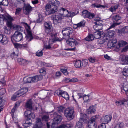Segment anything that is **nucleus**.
I'll return each mask as SVG.
<instances>
[{"mask_svg":"<svg viewBox=\"0 0 128 128\" xmlns=\"http://www.w3.org/2000/svg\"><path fill=\"white\" fill-rule=\"evenodd\" d=\"M49 4L46 6L45 10L48 14H51L57 12L58 11V6L60 4L58 0H48Z\"/></svg>","mask_w":128,"mask_h":128,"instance_id":"f257e3e1","label":"nucleus"},{"mask_svg":"<svg viewBox=\"0 0 128 128\" xmlns=\"http://www.w3.org/2000/svg\"><path fill=\"white\" fill-rule=\"evenodd\" d=\"M14 20L12 18V20H8L7 22V26L4 28V32L5 34H10L11 32V30H16L20 31L22 30V28L20 26L16 25H12V21Z\"/></svg>","mask_w":128,"mask_h":128,"instance_id":"f03ea898","label":"nucleus"},{"mask_svg":"<svg viewBox=\"0 0 128 128\" xmlns=\"http://www.w3.org/2000/svg\"><path fill=\"white\" fill-rule=\"evenodd\" d=\"M32 99H30L27 102L26 104V108L28 110L25 112L24 115L27 118V120H31V118L34 119L35 117L34 114L31 112L32 109Z\"/></svg>","mask_w":128,"mask_h":128,"instance_id":"7ed1b4c3","label":"nucleus"},{"mask_svg":"<svg viewBox=\"0 0 128 128\" xmlns=\"http://www.w3.org/2000/svg\"><path fill=\"white\" fill-rule=\"evenodd\" d=\"M73 32V30L70 27L63 28L62 32L63 39L67 40L70 39H74L72 34Z\"/></svg>","mask_w":128,"mask_h":128,"instance_id":"20e7f679","label":"nucleus"},{"mask_svg":"<svg viewBox=\"0 0 128 128\" xmlns=\"http://www.w3.org/2000/svg\"><path fill=\"white\" fill-rule=\"evenodd\" d=\"M74 110L73 108L70 107L66 108L65 110L64 115L68 120H72L74 118Z\"/></svg>","mask_w":128,"mask_h":128,"instance_id":"39448f33","label":"nucleus"},{"mask_svg":"<svg viewBox=\"0 0 128 128\" xmlns=\"http://www.w3.org/2000/svg\"><path fill=\"white\" fill-rule=\"evenodd\" d=\"M66 42L67 44L72 47V48H68L65 49L67 51H74L76 48V46L78 45V42L74 39H70L66 40Z\"/></svg>","mask_w":128,"mask_h":128,"instance_id":"423d86ee","label":"nucleus"},{"mask_svg":"<svg viewBox=\"0 0 128 128\" xmlns=\"http://www.w3.org/2000/svg\"><path fill=\"white\" fill-rule=\"evenodd\" d=\"M98 117L99 116L98 115L93 116L90 120L88 121L87 123L89 128H98L96 122Z\"/></svg>","mask_w":128,"mask_h":128,"instance_id":"0eeeda50","label":"nucleus"},{"mask_svg":"<svg viewBox=\"0 0 128 128\" xmlns=\"http://www.w3.org/2000/svg\"><path fill=\"white\" fill-rule=\"evenodd\" d=\"M23 38L22 34L18 31H16L11 37V39L12 42L14 41L16 42H19L22 40Z\"/></svg>","mask_w":128,"mask_h":128,"instance_id":"6e6552de","label":"nucleus"},{"mask_svg":"<svg viewBox=\"0 0 128 128\" xmlns=\"http://www.w3.org/2000/svg\"><path fill=\"white\" fill-rule=\"evenodd\" d=\"M45 28V31L47 35H52L54 31L52 30V23L50 22H46L44 24Z\"/></svg>","mask_w":128,"mask_h":128,"instance_id":"1a4fd4ad","label":"nucleus"},{"mask_svg":"<svg viewBox=\"0 0 128 128\" xmlns=\"http://www.w3.org/2000/svg\"><path fill=\"white\" fill-rule=\"evenodd\" d=\"M112 19L113 21L115 22L108 29H110L112 28H113L116 26L120 25L122 23L119 22H118L120 20L121 17L119 15H115L114 16Z\"/></svg>","mask_w":128,"mask_h":128,"instance_id":"9d476101","label":"nucleus"},{"mask_svg":"<svg viewBox=\"0 0 128 128\" xmlns=\"http://www.w3.org/2000/svg\"><path fill=\"white\" fill-rule=\"evenodd\" d=\"M53 111L50 112V114L53 116L54 117L53 119V121H54L57 124H59L61 121L62 117L61 115L58 114L56 112H53Z\"/></svg>","mask_w":128,"mask_h":128,"instance_id":"9b49d317","label":"nucleus"},{"mask_svg":"<svg viewBox=\"0 0 128 128\" xmlns=\"http://www.w3.org/2000/svg\"><path fill=\"white\" fill-rule=\"evenodd\" d=\"M95 16L94 14H92L87 10H84L82 12V16L84 18H87L91 19L93 18Z\"/></svg>","mask_w":128,"mask_h":128,"instance_id":"f8f14e48","label":"nucleus"},{"mask_svg":"<svg viewBox=\"0 0 128 128\" xmlns=\"http://www.w3.org/2000/svg\"><path fill=\"white\" fill-rule=\"evenodd\" d=\"M117 42V40L116 38H114L113 39L110 40L107 44L108 48H112L115 47L116 48V45Z\"/></svg>","mask_w":128,"mask_h":128,"instance_id":"ddd939ff","label":"nucleus"},{"mask_svg":"<svg viewBox=\"0 0 128 128\" xmlns=\"http://www.w3.org/2000/svg\"><path fill=\"white\" fill-rule=\"evenodd\" d=\"M62 18V16L61 15L54 16L53 18L54 24L57 25L58 24L61 23Z\"/></svg>","mask_w":128,"mask_h":128,"instance_id":"4468645a","label":"nucleus"},{"mask_svg":"<svg viewBox=\"0 0 128 128\" xmlns=\"http://www.w3.org/2000/svg\"><path fill=\"white\" fill-rule=\"evenodd\" d=\"M104 32L103 31H97L94 33V38L99 39L100 38H104Z\"/></svg>","mask_w":128,"mask_h":128,"instance_id":"2eb2a0df","label":"nucleus"},{"mask_svg":"<svg viewBox=\"0 0 128 128\" xmlns=\"http://www.w3.org/2000/svg\"><path fill=\"white\" fill-rule=\"evenodd\" d=\"M115 103L117 106H125L128 103V100L124 98L116 102Z\"/></svg>","mask_w":128,"mask_h":128,"instance_id":"dca6fc26","label":"nucleus"},{"mask_svg":"<svg viewBox=\"0 0 128 128\" xmlns=\"http://www.w3.org/2000/svg\"><path fill=\"white\" fill-rule=\"evenodd\" d=\"M95 25L94 26V28L97 31H100L103 28V26L102 23L100 22H94Z\"/></svg>","mask_w":128,"mask_h":128,"instance_id":"f3484780","label":"nucleus"},{"mask_svg":"<svg viewBox=\"0 0 128 128\" xmlns=\"http://www.w3.org/2000/svg\"><path fill=\"white\" fill-rule=\"evenodd\" d=\"M57 33L54 32H52V35H48L49 36L54 37V38L52 40V42L54 43L56 42L57 41L60 42L61 41L60 39L57 37Z\"/></svg>","mask_w":128,"mask_h":128,"instance_id":"a211bd4d","label":"nucleus"},{"mask_svg":"<svg viewBox=\"0 0 128 128\" xmlns=\"http://www.w3.org/2000/svg\"><path fill=\"white\" fill-rule=\"evenodd\" d=\"M58 94V95L61 96L66 100H68L69 99V95L66 92L60 90V92Z\"/></svg>","mask_w":128,"mask_h":128,"instance_id":"6ab92c4d","label":"nucleus"},{"mask_svg":"<svg viewBox=\"0 0 128 128\" xmlns=\"http://www.w3.org/2000/svg\"><path fill=\"white\" fill-rule=\"evenodd\" d=\"M36 120V124L33 128H41L42 126L41 120L40 118H37Z\"/></svg>","mask_w":128,"mask_h":128,"instance_id":"aec40b11","label":"nucleus"},{"mask_svg":"<svg viewBox=\"0 0 128 128\" xmlns=\"http://www.w3.org/2000/svg\"><path fill=\"white\" fill-rule=\"evenodd\" d=\"M27 35H26V38L28 40V42H30L32 40L34 37L32 32L29 30H27Z\"/></svg>","mask_w":128,"mask_h":128,"instance_id":"412c9836","label":"nucleus"},{"mask_svg":"<svg viewBox=\"0 0 128 128\" xmlns=\"http://www.w3.org/2000/svg\"><path fill=\"white\" fill-rule=\"evenodd\" d=\"M12 18L10 16L5 15V16L3 15L2 18L0 16V24L1 23V21L3 22V21L7 22L8 20H12Z\"/></svg>","mask_w":128,"mask_h":128,"instance_id":"4be33fe9","label":"nucleus"},{"mask_svg":"<svg viewBox=\"0 0 128 128\" xmlns=\"http://www.w3.org/2000/svg\"><path fill=\"white\" fill-rule=\"evenodd\" d=\"M115 34V32L114 30H109L108 32L106 31L104 33V36L112 38Z\"/></svg>","mask_w":128,"mask_h":128,"instance_id":"5701e85b","label":"nucleus"},{"mask_svg":"<svg viewBox=\"0 0 128 128\" xmlns=\"http://www.w3.org/2000/svg\"><path fill=\"white\" fill-rule=\"evenodd\" d=\"M32 10V7L30 5H28L25 7L24 14L27 15H29Z\"/></svg>","mask_w":128,"mask_h":128,"instance_id":"b1692460","label":"nucleus"},{"mask_svg":"<svg viewBox=\"0 0 128 128\" xmlns=\"http://www.w3.org/2000/svg\"><path fill=\"white\" fill-rule=\"evenodd\" d=\"M88 119L87 116L86 114H82L79 120L81 121L84 122V123H87L88 121Z\"/></svg>","mask_w":128,"mask_h":128,"instance_id":"393cba45","label":"nucleus"},{"mask_svg":"<svg viewBox=\"0 0 128 128\" xmlns=\"http://www.w3.org/2000/svg\"><path fill=\"white\" fill-rule=\"evenodd\" d=\"M28 89L26 88L21 89L17 92V94L19 95L20 96L25 94L28 92Z\"/></svg>","mask_w":128,"mask_h":128,"instance_id":"a878e982","label":"nucleus"},{"mask_svg":"<svg viewBox=\"0 0 128 128\" xmlns=\"http://www.w3.org/2000/svg\"><path fill=\"white\" fill-rule=\"evenodd\" d=\"M33 83L36 82L43 79V76H41L37 75L32 77Z\"/></svg>","mask_w":128,"mask_h":128,"instance_id":"bb28decb","label":"nucleus"},{"mask_svg":"<svg viewBox=\"0 0 128 128\" xmlns=\"http://www.w3.org/2000/svg\"><path fill=\"white\" fill-rule=\"evenodd\" d=\"M127 43L123 40L120 41L118 42V46H116V48L120 49L121 47H122L127 44Z\"/></svg>","mask_w":128,"mask_h":128,"instance_id":"cd10ccee","label":"nucleus"},{"mask_svg":"<svg viewBox=\"0 0 128 128\" xmlns=\"http://www.w3.org/2000/svg\"><path fill=\"white\" fill-rule=\"evenodd\" d=\"M82 62L80 60L76 61L74 63V66L76 68H82Z\"/></svg>","mask_w":128,"mask_h":128,"instance_id":"c85d7f7f","label":"nucleus"},{"mask_svg":"<svg viewBox=\"0 0 128 128\" xmlns=\"http://www.w3.org/2000/svg\"><path fill=\"white\" fill-rule=\"evenodd\" d=\"M94 39V35L92 34H89L88 36L85 38L84 40L88 42H91Z\"/></svg>","mask_w":128,"mask_h":128,"instance_id":"c756f323","label":"nucleus"},{"mask_svg":"<svg viewBox=\"0 0 128 128\" xmlns=\"http://www.w3.org/2000/svg\"><path fill=\"white\" fill-rule=\"evenodd\" d=\"M112 118L111 115L106 116L104 117V124H108L111 121Z\"/></svg>","mask_w":128,"mask_h":128,"instance_id":"7c9ffc66","label":"nucleus"},{"mask_svg":"<svg viewBox=\"0 0 128 128\" xmlns=\"http://www.w3.org/2000/svg\"><path fill=\"white\" fill-rule=\"evenodd\" d=\"M119 6L120 5L118 4L112 6L110 8V11L112 12H115L119 7Z\"/></svg>","mask_w":128,"mask_h":128,"instance_id":"2f4dec72","label":"nucleus"},{"mask_svg":"<svg viewBox=\"0 0 128 128\" xmlns=\"http://www.w3.org/2000/svg\"><path fill=\"white\" fill-rule=\"evenodd\" d=\"M123 90L125 92L127 96H128V84H126L125 83L123 85V89L122 90Z\"/></svg>","mask_w":128,"mask_h":128,"instance_id":"473e14b6","label":"nucleus"},{"mask_svg":"<svg viewBox=\"0 0 128 128\" xmlns=\"http://www.w3.org/2000/svg\"><path fill=\"white\" fill-rule=\"evenodd\" d=\"M44 18L42 16L39 15L37 20L36 21H33V22L35 23H40L44 20Z\"/></svg>","mask_w":128,"mask_h":128,"instance_id":"72a5a7b5","label":"nucleus"},{"mask_svg":"<svg viewBox=\"0 0 128 128\" xmlns=\"http://www.w3.org/2000/svg\"><path fill=\"white\" fill-rule=\"evenodd\" d=\"M71 127V125L70 124H62L58 126V128H70Z\"/></svg>","mask_w":128,"mask_h":128,"instance_id":"f704fd0d","label":"nucleus"},{"mask_svg":"<svg viewBox=\"0 0 128 128\" xmlns=\"http://www.w3.org/2000/svg\"><path fill=\"white\" fill-rule=\"evenodd\" d=\"M65 108L62 106H59L57 107V110L58 112L60 114L63 113Z\"/></svg>","mask_w":128,"mask_h":128,"instance_id":"c9c22d12","label":"nucleus"},{"mask_svg":"<svg viewBox=\"0 0 128 128\" xmlns=\"http://www.w3.org/2000/svg\"><path fill=\"white\" fill-rule=\"evenodd\" d=\"M25 117L26 118V119L27 121L25 123H24L23 124V126L24 127L27 128L31 126L32 124V123L28 122V120H27V118L26 117V116H25Z\"/></svg>","mask_w":128,"mask_h":128,"instance_id":"e433bc0d","label":"nucleus"},{"mask_svg":"<svg viewBox=\"0 0 128 128\" xmlns=\"http://www.w3.org/2000/svg\"><path fill=\"white\" fill-rule=\"evenodd\" d=\"M8 42V40L6 36H4L1 43L3 44H6Z\"/></svg>","mask_w":128,"mask_h":128,"instance_id":"4c0bfd02","label":"nucleus"},{"mask_svg":"<svg viewBox=\"0 0 128 128\" xmlns=\"http://www.w3.org/2000/svg\"><path fill=\"white\" fill-rule=\"evenodd\" d=\"M86 23V21L84 20H83L78 24L79 28L84 27L85 26Z\"/></svg>","mask_w":128,"mask_h":128,"instance_id":"58836bf2","label":"nucleus"},{"mask_svg":"<svg viewBox=\"0 0 128 128\" xmlns=\"http://www.w3.org/2000/svg\"><path fill=\"white\" fill-rule=\"evenodd\" d=\"M17 106V104H16L14 106V108L11 111V114L12 116V118H13V117L14 116V113L18 108Z\"/></svg>","mask_w":128,"mask_h":128,"instance_id":"ea45409f","label":"nucleus"},{"mask_svg":"<svg viewBox=\"0 0 128 128\" xmlns=\"http://www.w3.org/2000/svg\"><path fill=\"white\" fill-rule=\"evenodd\" d=\"M60 10L61 11H62L63 12V13L62 14L63 16L66 17L68 12V10L63 8H62Z\"/></svg>","mask_w":128,"mask_h":128,"instance_id":"a19ab883","label":"nucleus"},{"mask_svg":"<svg viewBox=\"0 0 128 128\" xmlns=\"http://www.w3.org/2000/svg\"><path fill=\"white\" fill-rule=\"evenodd\" d=\"M84 123V122L79 120L76 123V127H78L79 128H82L83 124Z\"/></svg>","mask_w":128,"mask_h":128,"instance_id":"79ce46f5","label":"nucleus"},{"mask_svg":"<svg viewBox=\"0 0 128 128\" xmlns=\"http://www.w3.org/2000/svg\"><path fill=\"white\" fill-rule=\"evenodd\" d=\"M18 55V53L17 52H14L11 54L10 56L13 59L14 58H17Z\"/></svg>","mask_w":128,"mask_h":128,"instance_id":"37998d69","label":"nucleus"},{"mask_svg":"<svg viewBox=\"0 0 128 128\" xmlns=\"http://www.w3.org/2000/svg\"><path fill=\"white\" fill-rule=\"evenodd\" d=\"M88 61L87 60H83L82 62V68L83 67H86L88 64Z\"/></svg>","mask_w":128,"mask_h":128,"instance_id":"c03bdc74","label":"nucleus"},{"mask_svg":"<svg viewBox=\"0 0 128 128\" xmlns=\"http://www.w3.org/2000/svg\"><path fill=\"white\" fill-rule=\"evenodd\" d=\"M122 62H124V64H128V56H126L125 58H122Z\"/></svg>","mask_w":128,"mask_h":128,"instance_id":"a18cd8bd","label":"nucleus"},{"mask_svg":"<svg viewBox=\"0 0 128 128\" xmlns=\"http://www.w3.org/2000/svg\"><path fill=\"white\" fill-rule=\"evenodd\" d=\"M92 6L94 8H100L102 7L104 8V6H102L97 4H94L92 5Z\"/></svg>","mask_w":128,"mask_h":128,"instance_id":"49530a36","label":"nucleus"},{"mask_svg":"<svg viewBox=\"0 0 128 128\" xmlns=\"http://www.w3.org/2000/svg\"><path fill=\"white\" fill-rule=\"evenodd\" d=\"M123 75L124 76H128V69L126 68H124L122 72Z\"/></svg>","mask_w":128,"mask_h":128,"instance_id":"de8ad7c7","label":"nucleus"},{"mask_svg":"<svg viewBox=\"0 0 128 128\" xmlns=\"http://www.w3.org/2000/svg\"><path fill=\"white\" fill-rule=\"evenodd\" d=\"M96 110L93 107H90L88 110V114L93 113Z\"/></svg>","mask_w":128,"mask_h":128,"instance_id":"09e8293b","label":"nucleus"},{"mask_svg":"<svg viewBox=\"0 0 128 128\" xmlns=\"http://www.w3.org/2000/svg\"><path fill=\"white\" fill-rule=\"evenodd\" d=\"M114 128H124L123 124L119 122L116 125Z\"/></svg>","mask_w":128,"mask_h":128,"instance_id":"8fccbe9b","label":"nucleus"},{"mask_svg":"<svg viewBox=\"0 0 128 128\" xmlns=\"http://www.w3.org/2000/svg\"><path fill=\"white\" fill-rule=\"evenodd\" d=\"M2 3L1 6L3 5L5 6H8L9 4L7 0H3L2 2H1Z\"/></svg>","mask_w":128,"mask_h":128,"instance_id":"3c124183","label":"nucleus"},{"mask_svg":"<svg viewBox=\"0 0 128 128\" xmlns=\"http://www.w3.org/2000/svg\"><path fill=\"white\" fill-rule=\"evenodd\" d=\"M40 73L41 74V76H44L46 74V71L44 69H41L40 70Z\"/></svg>","mask_w":128,"mask_h":128,"instance_id":"603ef678","label":"nucleus"},{"mask_svg":"<svg viewBox=\"0 0 128 128\" xmlns=\"http://www.w3.org/2000/svg\"><path fill=\"white\" fill-rule=\"evenodd\" d=\"M17 92H16L13 96V97L12 98V100L13 101H15L18 98L20 97L19 95L17 94Z\"/></svg>","mask_w":128,"mask_h":128,"instance_id":"864d4df0","label":"nucleus"},{"mask_svg":"<svg viewBox=\"0 0 128 128\" xmlns=\"http://www.w3.org/2000/svg\"><path fill=\"white\" fill-rule=\"evenodd\" d=\"M32 77H30L26 79V81L25 82L26 83H33Z\"/></svg>","mask_w":128,"mask_h":128,"instance_id":"5fc2aeb1","label":"nucleus"},{"mask_svg":"<svg viewBox=\"0 0 128 128\" xmlns=\"http://www.w3.org/2000/svg\"><path fill=\"white\" fill-rule=\"evenodd\" d=\"M49 120V117L48 116L44 115L42 117V120L43 121L47 122Z\"/></svg>","mask_w":128,"mask_h":128,"instance_id":"6e6d98bb","label":"nucleus"},{"mask_svg":"<svg viewBox=\"0 0 128 128\" xmlns=\"http://www.w3.org/2000/svg\"><path fill=\"white\" fill-rule=\"evenodd\" d=\"M43 53L42 50L38 51L36 53V55L38 57L42 56L43 55Z\"/></svg>","mask_w":128,"mask_h":128,"instance_id":"4d7b16f0","label":"nucleus"},{"mask_svg":"<svg viewBox=\"0 0 128 128\" xmlns=\"http://www.w3.org/2000/svg\"><path fill=\"white\" fill-rule=\"evenodd\" d=\"M88 60L90 62L94 63L96 62V60L95 58L90 57L88 58Z\"/></svg>","mask_w":128,"mask_h":128,"instance_id":"13d9d810","label":"nucleus"},{"mask_svg":"<svg viewBox=\"0 0 128 128\" xmlns=\"http://www.w3.org/2000/svg\"><path fill=\"white\" fill-rule=\"evenodd\" d=\"M5 101L2 98L0 99V108L3 107Z\"/></svg>","mask_w":128,"mask_h":128,"instance_id":"bf43d9fd","label":"nucleus"},{"mask_svg":"<svg viewBox=\"0 0 128 128\" xmlns=\"http://www.w3.org/2000/svg\"><path fill=\"white\" fill-rule=\"evenodd\" d=\"M123 31H124V33H128V26H125L122 28Z\"/></svg>","mask_w":128,"mask_h":128,"instance_id":"052dcab7","label":"nucleus"},{"mask_svg":"<svg viewBox=\"0 0 128 128\" xmlns=\"http://www.w3.org/2000/svg\"><path fill=\"white\" fill-rule=\"evenodd\" d=\"M22 9L21 8H18L16 9L15 14L16 15L19 14H20L22 10Z\"/></svg>","mask_w":128,"mask_h":128,"instance_id":"680f3d73","label":"nucleus"},{"mask_svg":"<svg viewBox=\"0 0 128 128\" xmlns=\"http://www.w3.org/2000/svg\"><path fill=\"white\" fill-rule=\"evenodd\" d=\"M83 98L85 102H88L89 100V96L87 95L84 96Z\"/></svg>","mask_w":128,"mask_h":128,"instance_id":"e2e57ef3","label":"nucleus"},{"mask_svg":"<svg viewBox=\"0 0 128 128\" xmlns=\"http://www.w3.org/2000/svg\"><path fill=\"white\" fill-rule=\"evenodd\" d=\"M61 71L63 74L66 75H68V73L66 69H62Z\"/></svg>","mask_w":128,"mask_h":128,"instance_id":"0e129e2a","label":"nucleus"},{"mask_svg":"<svg viewBox=\"0 0 128 128\" xmlns=\"http://www.w3.org/2000/svg\"><path fill=\"white\" fill-rule=\"evenodd\" d=\"M86 47L88 49L91 50L94 49V47L90 44H87L86 46Z\"/></svg>","mask_w":128,"mask_h":128,"instance_id":"69168bd1","label":"nucleus"},{"mask_svg":"<svg viewBox=\"0 0 128 128\" xmlns=\"http://www.w3.org/2000/svg\"><path fill=\"white\" fill-rule=\"evenodd\" d=\"M69 82H77L78 81V80L76 78H72V79H68Z\"/></svg>","mask_w":128,"mask_h":128,"instance_id":"338daca9","label":"nucleus"},{"mask_svg":"<svg viewBox=\"0 0 128 128\" xmlns=\"http://www.w3.org/2000/svg\"><path fill=\"white\" fill-rule=\"evenodd\" d=\"M6 90L4 88L2 89L0 91V95H4L6 92Z\"/></svg>","mask_w":128,"mask_h":128,"instance_id":"774afa93","label":"nucleus"}]
</instances>
